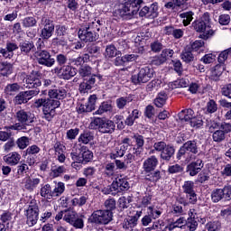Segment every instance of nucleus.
I'll use <instances>...</instances> for the list:
<instances>
[{"mask_svg": "<svg viewBox=\"0 0 231 231\" xmlns=\"http://www.w3.org/2000/svg\"><path fill=\"white\" fill-rule=\"evenodd\" d=\"M40 195L42 198H44L45 199H53V192L51 189V185L45 184L42 186L40 189Z\"/></svg>", "mask_w": 231, "mask_h": 231, "instance_id": "8fccbe9b", "label": "nucleus"}, {"mask_svg": "<svg viewBox=\"0 0 231 231\" xmlns=\"http://www.w3.org/2000/svg\"><path fill=\"white\" fill-rule=\"evenodd\" d=\"M14 118L17 123L11 125L9 126H5L4 129L6 131H24L28 125L33 124V116L32 113L25 111L24 109L18 110Z\"/></svg>", "mask_w": 231, "mask_h": 231, "instance_id": "39448f33", "label": "nucleus"}, {"mask_svg": "<svg viewBox=\"0 0 231 231\" xmlns=\"http://www.w3.org/2000/svg\"><path fill=\"white\" fill-rule=\"evenodd\" d=\"M198 216L197 213L192 212V209L189 211V217L186 219V226L189 231H196L198 230V220L196 217Z\"/></svg>", "mask_w": 231, "mask_h": 231, "instance_id": "c9c22d12", "label": "nucleus"}, {"mask_svg": "<svg viewBox=\"0 0 231 231\" xmlns=\"http://www.w3.org/2000/svg\"><path fill=\"white\" fill-rule=\"evenodd\" d=\"M197 176L196 183H207L210 180V171L203 169Z\"/></svg>", "mask_w": 231, "mask_h": 231, "instance_id": "864d4df0", "label": "nucleus"}, {"mask_svg": "<svg viewBox=\"0 0 231 231\" xmlns=\"http://www.w3.org/2000/svg\"><path fill=\"white\" fill-rule=\"evenodd\" d=\"M79 152H71L70 158L73 162L81 163V165H88V163L93 162V152L89 150V147L86 145H80Z\"/></svg>", "mask_w": 231, "mask_h": 231, "instance_id": "f8f14e48", "label": "nucleus"}, {"mask_svg": "<svg viewBox=\"0 0 231 231\" xmlns=\"http://www.w3.org/2000/svg\"><path fill=\"white\" fill-rule=\"evenodd\" d=\"M192 26L198 33H201L199 35V39L203 41H208L215 33L210 25V13L208 12L204 13L200 18L195 20L192 23Z\"/></svg>", "mask_w": 231, "mask_h": 231, "instance_id": "7ed1b4c3", "label": "nucleus"}, {"mask_svg": "<svg viewBox=\"0 0 231 231\" xmlns=\"http://www.w3.org/2000/svg\"><path fill=\"white\" fill-rule=\"evenodd\" d=\"M143 5H145L143 0H125V3L121 5V8L118 9V14L120 17L136 15Z\"/></svg>", "mask_w": 231, "mask_h": 231, "instance_id": "9d476101", "label": "nucleus"}, {"mask_svg": "<svg viewBox=\"0 0 231 231\" xmlns=\"http://www.w3.org/2000/svg\"><path fill=\"white\" fill-rule=\"evenodd\" d=\"M203 167H205V162L202 159L198 158L186 165L184 173L190 178H194L203 171Z\"/></svg>", "mask_w": 231, "mask_h": 231, "instance_id": "412c9836", "label": "nucleus"}, {"mask_svg": "<svg viewBox=\"0 0 231 231\" xmlns=\"http://www.w3.org/2000/svg\"><path fill=\"white\" fill-rule=\"evenodd\" d=\"M48 97H49L45 98V100H58V102H60V100H64V98L68 97V91H66L62 87H58L49 89Z\"/></svg>", "mask_w": 231, "mask_h": 231, "instance_id": "c85d7f7f", "label": "nucleus"}, {"mask_svg": "<svg viewBox=\"0 0 231 231\" xmlns=\"http://www.w3.org/2000/svg\"><path fill=\"white\" fill-rule=\"evenodd\" d=\"M162 86V79H154L146 85L147 91H154Z\"/></svg>", "mask_w": 231, "mask_h": 231, "instance_id": "69168bd1", "label": "nucleus"}, {"mask_svg": "<svg viewBox=\"0 0 231 231\" xmlns=\"http://www.w3.org/2000/svg\"><path fill=\"white\" fill-rule=\"evenodd\" d=\"M70 65L73 64L76 68H82L85 64H88V62H91V57L89 54H82L79 55L77 58H72L69 60Z\"/></svg>", "mask_w": 231, "mask_h": 231, "instance_id": "e433bc0d", "label": "nucleus"}, {"mask_svg": "<svg viewBox=\"0 0 231 231\" xmlns=\"http://www.w3.org/2000/svg\"><path fill=\"white\" fill-rule=\"evenodd\" d=\"M133 102V95L129 94L126 97H121L116 100V106L117 109L121 110L125 109V106L127 104H131Z\"/></svg>", "mask_w": 231, "mask_h": 231, "instance_id": "37998d69", "label": "nucleus"}, {"mask_svg": "<svg viewBox=\"0 0 231 231\" xmlns=\"http://www.w3.org/2000/svg\"><path fill=\"white\" fill-rule=\"evenodd\" d=\"M16 180H19V178H23L24 174H28V172H30V167H28L26 161H21L16 167Z\"/></svg>", "mask_w": 231, "mask_h": 231, "instance_id": "ea45409f", "label": "nucleus"}, {"mask_svg": "<svg viewBox=\"0 0 231 231\" xmlns=\"http://www.w3.org/2000/svg\"><path fill=\"white\" fill-rule=\"evenodd\" d=\"M189 84H190L189 79H178L177 80L171 82V88L178 89L180 88H189Z\"/></svg>", "mask_w": 231, "mask_h": 231, "instance_id": "052dcab7", "label": "nucleus"}, {"mask_svg": "<svg viewBox=\"0 0 231 231\" xmlns=\"http://www.w3.org/2000/svg\"><path fill=\"white\" fill-rule=\"evenodd\" d=\"M212 139L213 142H216L217 143H221V142H225V140L226 139V135L225 134L224 131L218 129L213 133Z\"/></svg>", "mask_w": 231, "mask_h": 231, "instance_id": "0e129e2a", "label": "nucleus"}, {"mask_svg": "<svg viewBox=\"0 0 231 231\" xmlns=\"http://www.w3.org/2000/svg\"><path fill=\"white\" fill-rule=\"evenodd\" d=\"M139 17H144L145 19H156L158 17V3H153L149 6L143 5L139 11Z\"/></svg>", "mask_w": 231, "mask_h": 231, "instance_id": "b1692460", "label": "nucleus"}, {"mask_svg": "<svg viewBox=\"0 0 231 231\" xmlns=\"http://www.w3.org/2000/svg\"><path fill=\"white\" fill-rule=\"evenodd\" d=\"M92 71L93 68L87 63L79 68L78 73L83 79V81L79 84V93H89L97 84L104 82V76L102 74H92Z\"/></svg>", "mask_w": 231, "mask_h": 231, "instance_id": "f257e3e1", "label": "nucleus"}, {"mask_svg": "<svg viewBox=\"0 0 231 231\" xmlns=\"http://www.w3.org/2000/svg\"><path fill=\"white\" fill-rule=\"evenodd\" d=\"M190 202L185 197H177L175 202L171 205V214L175 217H180L185 214V208L189 207Z\"/></svg>", "mask_w": 231, "mask_h": 231, "instance_id": "f3484780", "label": "nucleus"}, {"mask_svg": "<svg viewBox=\"0 0 231 231\" xmlns=\"http://www.w3.org/2000/svg\"><path fill=\"white\" fill-rule=\"evenodd\" d=\"M205 228L208 231H221L223 226H221V222L219 220H211L205 225Z\"/></svg>", "mask_w": 231, "mask_h": 231, "instance_id": "bf43d9fd", "label": "nucleus"}, {"mask_svg": "<svg viewBox=\"0 0 231 231\" xmlns=\"http://www.w3.org/2000/svg\"><path fill=\"white\" fill-rule=\"evenodd\" d=\"M113 221V215L109 211L99 209L94 211L88 218V223L100 226L102 225H109Z\"/></svg>", "mask_w": 231, "mask_h": 231, "instance_id": "9b49d317", "label": "nucleus"}, {"mask_svg": "<svg viewBox=\"0 0 231 231\" xmlns=\"http://www.w3.org/2000/svg\"><path fill=\"white\" fill-rule=\"evenodd\" d=\"M175 152H176V148H174V145L168 144L167 148L162 152H161L160 158L163 162H171V160L174 158Z\"/></svg>", "mask_w": 231, "mask_h": 231, "instance_id": "58836bf2", "label": "nucleus"}, {"mask_svg": "<svg viewBox=\"0 0 231 231\" xmlns=\"http://www.w3.org/2000/svg\"><path fill=\"white\" fill-rule=\"evenodd\" d=\"M97 100H98L97 94H93L88 97L87 103H79L77 108L78 115H88V113L95 111V107H97Z\"/></svg>", "mask_w": 231, "mask_h": 231, "instance_id": "4be33fe9", "label": "nucleus"}, {"mask_svg": "<svg viewBox=\"0 0 231 231\" xmlns=\"http://www.w3.org/2000/svg\"><path fill=\"white\" fill-rule=\"evenodd\" d=\"M19 50V45L15 42L7 41L5 43V48L0 47V54L4 59H14V51Z\"/></svg>", "mask_w": 231, "mask_h": 231, "instance_id": "bb28decb", "label": "nucleus"}, {"mask_svg": "<svg viewBox=\"0 0 231 231\" xmlns=\"http://www.w3.org/2000/svg\"><path fill=\"white\" fill-rule=\"evenodd\" d=\"M121 143L123 145L116 146L113 152L109 153L110 160H116V158H124L125 156V152H127V150L129 147H131L132 142L131 138L125 137L121 140Z\"/></svg>", "mask_w": 231, "mask_h": 231, "instance_id": "6ab92c4d", "label": "nucleus"}, {"mask_svg": "<svg viewBox=\"0 0 231 231\" xmlns=\"http://www.w3.org/2000/svg\"><path fill=\"white\" fill-rule=\"evenodd\" d=\"M172 55H174L173 50L164 49L160 55L153 58L152 64L155 66H162V64H165V62H167V59L172 57Z\"/></svg>", "mask_w": 231, "mask_h": 231, "instance_id": "7c9ffc66", "label": "nucleus"}, {"mask_svg": "<svg viewBox=\"0 0 231 231\" xmlns=\"http://www.w3.org/2000/svg\"><path fill=\"white\" fill-rule=\"evenodd\" d=\"M36 60L41 66H45L46 68H51L55 66V58L51 56V53L48 51H36L34 52Z\"/></svg>", "mask_w": 231, "mask_h": 231, "instance_id": "aec40b11", "label": "nucleus"}, {"mask_svg": "<svg viewBox=\"0 0 231 231\" xmlns=\"http://www.w3.org/2000/svg\"><path fill=\"white\" fill-rule=\"evenodd\" d=\"M18 48H20V51L23 55H30L32 51H34V53L37 51V48H35L33 41L21 42L18 45Z\"/></svg>", "mask_w": 231, "mask_h": 231, "instance_id": "473e14b6", "label": "nucleus"}, {"mask_svg": "<svg viewBox=\"0 0 231 231\" xmlns=\"http://www.w3.org/2000/svg\"><path fill=\"white\" fill-rule=\"evenodd\" d=\"M180 59L185 62L186 64H190V62H194V54L192 53V51L189 49V46H187L180 54Z\"/></svg>", "mask_w": 231, "mask_h": 231, "instance_id": "09e8293b", "label": "nucleus"}, {"mask_svg": "<svg viewBox=\"0 0 231 231\" xmlns=\"http://www.w3.org/2000/svg\"><path fill=\"white\" fill-rule=\"evenodd\" d=\"M3 160L6 165L15 167V165H19V162H21V154L17 152H11L5 155Z\"/></svg>", "mask_w": 231, "mask_h": 231, "instance_id": "2f4dec72", "label": "nucleus"}, {"mask_svg": "<svg viewBox=\"0 0 231 231\" xmlns=\"http://www.w3.org/2000/svg\"><path fill=\"white\" fill-rule=\"evenodd\" d=\"M0 71L2 77H8L14 73V65L8 61H3L0 63Z\"/></svg>", "mask_w": 231, "mask_h": 231, "instance_id": "c03bdc74", "label": "nucleus"}, {"mask_svg": "<svg viewBox=\"0 0 231 231\" xmlns=\"http://www.w3.org/2000/svg\"><path fill=\"white\" fill-rule=\"evenodd\" d=\"M160 165V161L156 155L148 157L143 162V172L144 174V180L148 183H153L156 185L162 180V171L156 170Z\"/></svg>", "mask_w": 231, "mask_h": 231, "instance_id": "f03ea898", "label": "nucleus"}, {"mask_svg": "<svg viewBox=\"0 0 231 231\" xmlns=\"http://www.w3.org/2000/svg\"><path fill=\"white\" fill-rule=\"evenodd\" d=\"M23 28H35L37 26V18L35 16H26L22 19Z\"/></svg>", "mask_w": 231, "mask_h": 231, "instance_id": "603ef678", "label": "nucleus"}, {"mask_svg": "<svg viewBox=\"0 0 231 231\" xmlns=\"http://www.w3.org/2000/svg\"><path fill=\"white\" fill-rule=\"evenodd\" d=\"M138 57L136 54H125L122 57L117 56L115 60L116 66H124L125 64H129V62H135V60H138Z\"/></svg>", "mask_w": 231, "mask_h": 231, "instance_id": "72a5a7b5", "label": "nucleus"}, {"mask_svg": "<svg viewBox=\"0 0 231 231\" xmlns=\"http://www.w3.org/2000/svg\"><path fill=\"white\" fill-rule=\"evenodd\" d=\"M116 182H117L120 192H126V190L131 189L129 181H127V178L125 177L116 179Z\"/></svg>", "mask_w": 231, "mask_h": 231, "instance_id": "4d7b16f0", "label": "nucleus"}, {"mask_svg": "<svg viewBox=\"0 0 231 231\" xmlns=\"http://www.w3.org/2000/svg\"><path fill=\"white\" fill-rule=\"evenodd\" d=\"M64 190H66V185L64 182H58L55 188L52 189V198H59L64 194Z\"/></svg>", "mask_w": 231, "mask_h": 231, "instance_id": "e2e57ef3", "label": "nucleus"}, {"mask_svg": "<svg viewBox=\"0 0 231 231\" xmlns=\"http://www.w3.org/2000/svg\"><path fill=\"white\" fill-rule=\"evenodd\" d=\"M51 44L55 48H66L68 46V39L66 37L56 36L52 39Z\"/></svg>", "mask_w": 231, "mask_h": 231, "instance_id": "13d9d810", "label": "nucleus"}, {"mask_svg": "<svg viewBox=\"0 0 231 231\" xmlns=\"http://www.w3.org/2000/svg\"><path fill=\"white\" fill-rule=\"evenodd\" d=\"M188 48L191 51H199V53H203V50L201 48H205V42L203 40H197L190 43V46Z\"/></svg>", "mask_w": 231, "mask_h": 231, "instance_id": "680f3d73", "label": "nucleus"}, {"mask_svg": "<svg viewBox=\"0 0 231 231\" xmlns=\"http://www.w3.org/2000/svg\"><path fill=\"white\" fill-rule=\"evenodd\" d=\"M78 140L79 142H81V143L88 145V143H90V142L95 140V134L89 130H85L80 134Z\"/></svg>", "mask_w": 231, "mask_h": 231, "instance_id": "79ce46f5", "label": "nucleus"}, {"mask_svg": "<svg viewBox=\"0 0 231 231\" xmlns=\"http://www.w3.org/2000/svg\"><path fill=\"white\" fill-rule=\"evenodd\" d=\"M226 66L224 64H217L209 69L208 79L210 82H219L223 72L225 71Z\"/></svg>", "mask_w": 231, "mask_h": 231, "instance_id": "cd10ccee", "label": "nucleus"}, {"mask_svg": "<svg viewBox=\"0 0 231 231\" xmlns=\"http://www.w3.org/2000/svg\"><path fill=\"white\" fill-rule=\"evenodd\" d=\"M105 211L110 212V214L113 216L115 214V211L116 210V200L115 199H107L105 203Z\"/></svg>", "mask_w": 231, "mask_h": 231, "instance_id": "5fc2aeb1", "label": "nucleus"}, {"mask_svg": "<svg viewBox=\"0 0 231 231\" xmlns=\"http://www.w3.org/2000/svg\"><path fill=\"white\" fill-rule=\"evenodd\" d=\"M42 21L43 23V28L41 31L40 37L48 41V39H51L53 33H55V23L50 18H42Z\"/></svg>", "mask_w": 231, "mask_h": 231, "instance_id": "393cba45", "label": "nucleus"}, {"mask_svg": "<svg viewBox=\"0 0 231 231\" xmlns=\"http://www.w3.org/2000/svg\"><path fill=\"white\" fill-rule=\"evenodd\" d=\"M65 215L63 221L70 225L76 229L82 230L84 228V219L80 217L77 211L65 209Z\"/></svg>", "mask_w": 231, "mask_h": 231, "instance_id": "2eb2a0df", "label": "nucleus"}, {"mask_svg": "<svg viewBox=\"0 0 231 231\" xmlns=\"http://www.w3.org/2000/svg\"><path fill=\"white\" fill-rule=\"evenodd\" d=\"M152 77H154V69L144 66L139 68L138 72L133 74L130 80L134 86H142V84H147Z\"/></svg>", "mask_w": 231, "mask_h": 231, "instance_id": "1a4fd4ad", "label": "nucleus"}, {"mask_svg": "<svg viewBox=\"0 0 231 231\" xmlns=\"http://www.w3.org/2000/svg\"><path fill=\"white\" fill-rule=\"evenodd\" d=\"M211 201L212 203H219L222 199H225L223 189L217 188L211 191Z\"/></svg>", "mask_w": 231, "mask_h": 231, "instance_id": "de8ad7c7", "label": "nucleus"}, {"mask_svg": "<svg viewBox=\"0 0 231 231\" xmlns=\"http://www.w3.org/2000/svg\"><path fill=\"white\" fill-rule=\"evenodd\" d=\"M54 30L56 33V37H64V35L68 34V26L58 24L54 25Z\"/></svg>", "mask_w": 231, "mask_h": 231, "instance_id": "774afa93", "label": "nucleus"}, {"mask_svg": "<svg viewBox=\"0 0 231 231\" xmlns=\"http://www.w3.org/2000/svg\"><path fill=\"white\" fill-rule=\"evenodd\" d=\"M23 212L26 219L25 224L27 226L30 228H32V226H35V225H37L39 222V214L41 212L37 199H31Z\"/></svg>", "mask_w": 231, "mask_h": 231, "instance_id": "0eeeda50", "label": "nucleus"}, {"mask_svg": "<svg viewBox=\"0 0 231 231\" xmlns=\"http://www.w3.org/2000/svg\"><path fill=\"white\" fill-rule=\"evenodd\" d=\"M86 203H88V197L84 195L71 200L72 207H84Z\"/></svg>", "mask_w": 231, "mask_h": 231, "instance_id": "338daca9", "label": "nucleus"}, {"mask_svg": "<svg viewBox=\"0 0 231 231\" xmlns=\"http://www.w3.org/2000/svg\"><path fill=\"white\" fill-rule=\"evenodd\" d=\"M33 106L34 107H37V109L42 107L43 118L47 122H51V120H53V118H55V116L57 115L55 109L60 107V101L42 97L36 99Z\"/></svg>", "mask_w": 231, "mask_h": 231, "instance_id": "20e7f679", "label": "nucleus"}, {"mask_svg": "<svg viewBox=\"0 0 231 231\" xmlns=\"http://www.w3.org/2000/svg\"><path fill=\"white\" fill-rule=\"evenodd\" d=\"M95 26L97 23L92 22L88 23V27H83L79 30L78 35L83 42H95L98 41V33L95 31Z\"/></svg>", "mask_w": 231, "mask_h": 231, "instance_id": "ddd939ff", "label": "nucleus"}, {"mask_svg": "<svg viewBox=\"0 0 231 231\" xmlns=\"http://www.w3.org/2000/svg\"><path fill=\"white\" fill-rule=\"evenodd\" d=\"M41 183V179L34 178L32 179L30 176H28L25 180L24 187L26 190H29V192H33L34 189H37V186Z\"/></svg>", "mask_w": 231, "mask_h": 231, "instance_id": "a18cd8bd", "label": "nucleus"}, {"mask_svg": "<svg viewBox=\"0 0 231 231\" xmlns=\"http://www.w3.org/2000/svg\"><path fill=\"white\" fill-rule=\"evenodd\" d=\"M199 152V144H198V140H189L185 142L178 150L176 153L177 160H187L192 155H196Z\"/></svg>", "mask_w": 231, "mask_h": 231, "instance_id": "6e6552de", "label": "nucleus"}, {"mask_svg": "<svg viewBox=\"0 0 231 231\" xmlns=\"http://www.w3.org/2000/svg\"><path fill=\"white\" fill-rule=\"evenodd\" d=\"M115 172H116V166L115 162H106L104 166L103 174L106 178H113L115 176Z\"/></svg>", "mask_w": 231, "mask_h": 231, "instance_id": "49530a36", "label": "nucleus"}, {"mask_svg": "<svg viewBox=\"0 0 231 231\" xmlns=\"http://www.w3.org/2000/svg\"><path fill=\"white\" fill-rule=\"evenodd\" d=\"M89 129L98 131L101 134H113L116 129L115 121L106 117H95L89 124Z\"/></svg>", "mask_w": 231, "mask_h": 231, "instance_id": "423d86ee", "label": "nucleus"}, {"mask_svg": "<svg viewBox=\"0 0 231 231\" xmlns=\"http://www.w3.org/2000/svg\"><path fill=\"white\" fill-rule=\"evenodd\" d=\"M217 103L214 99H209L205 107L202 108L204 115H214V113H217Z\"/></svg>", "mask_w": 231, "mask_h": 231, "instance_id": "a19ab883", "label": "nucleus"}, {"mask_svg": "<svg viewBox=\"0 0 231 231\" xmlns=\"http://www.w3.org/2000/svg\"><path fill=\"white\" fill-rule=\"evenodd\" d=\"M113 112V100L108 99L101 102L98 108L94 112V115H104Z\"/></svg>", "mask_w": 231, "mask_h": 231, "instance_id": "f704fd0d", "label": "nucleus"}, {"mask_svg": "<svg viewBox=\"0 0 231 231\" xmlns=\"http://www.w3.org/2000/svg\"><path fill=\"white\" fill-rule=\"evenodd\" d=\"M54 74L57 75L58 79L61 80H71L78 73L77 68L73 67L71 63L64 65L62 67H55Z\"/></svg>", "mask_w": 231, "mask_h": 231, "instance_id": "dca6fc26", "label": "nucleus"}, {"mask_svg": "<svg viewBox=\"0 0 231 231\" xmlns=\"http://www.w3.org/2000/svg\"><path fill=\"white\" fill-rule=\"evenodd\" d=\"M29 89H39L42 86V74L39 70H32L25 79Z\"/></svg>", "mask_w": 231, "mask_h": 231, "instance_id": "5701e85b", "label": "nucleus"}, {"mask_svg": "<svg viewBox=\"0 0 231 231\" xmlns=\"http://www.w3.org/2000/svg\"><path fill=\"white\" fill-rule=\"evenodd\" d=\"M41 93L40 88L21 91L14 98V104L15 106H23V104H28L29 100H32L33 97H37Z\"/></svg>", "mask_w": 231, "mask_h": 231, "instance_id": "a211bd4d", "label": "nucleus"}, {"mask_svg": "<svg viewBox=\"0 0 231 231\" xmlns=\"http://www.w3.org/2000/svg\"><path fill=\"white\" fill-rule=\"evenodd\" d=\"M182 190L184 194H187V198H189V202L190 205H196L198 203V194L194 190V181L192 180H185L182 185Z\"/></svg>", "mask_w": 231, "mask_h": 231, "instance_id": "a878e982", "label": "nucleus"}, {"mask_svg": "<svg viewBox=\"0 0 231 231\" xmlns=\"http://www.w3.org/2000/svg\"><path fill=\"white\" fill-rule=\"evenodd\" d=\"M132 138L135 143L133 147V151H134V154L136 156L141 157L142 154H143V145H145V138L143 137V135L138 133L134 134Z\"/></svg>", "mask_w": 231, "mask_h": 231, "instance_id": "c756f323", "label": "nucleus"}, {"mask_svg": "<svg viewBox=\"0 0 231 231\" xmlns=\"http://www.w3.org/2000/svg\"><path fill=\"white\" fill-rule=\"evenodd\" d=\"M167 98H169V97H167V93L160 92L153 100V104L156 107H163V106L167 104Z\"/></svg>", "mask_w": 231, "mask_h": 231, "instance_id": "3c124183", "label": "nucleus"}, {"mask_svg": "<svg viewBox=\"0 0 231 231\" xmlns=\"http://www.w3.org/2000/svg\"><path fill=\"white\" fill-rule=\"evenodd\" d=\"M179 17L182 20L183 25L184 26H189L190 23H192V20L194 19V12L192 11H188L184 12L179 14Z\"/></svg>", "mask_w": 231, "mask_h": 231, "instance_id": "6e6d98bb", "label": "nucleus"}, {"mask_svg": "<svg viewBox=\"0 0 231 231\" xmlns=\"http://www.w3.org/2000/svg\"><path fill=\"white\" fill-rule=\"evenodd\" d=\"M85 53L83 55H88V57H91L89 60V62H97V53L100 51V47L97 46L96 44H90L87 45L84 49Z\"/></svg>", "mask_w": 231, "mask_h": 231, "instance_id": "4c0bfd02", "label": "nucleus"}, {"mask_svg": "<svg viewBox=\"0 0 231 231\" xmlns=\"http://www.w3.org/2000/svg\"><path fill=\"white\" fill-rule=\"evenodd\" d=\"M143 212L142 210L132 209L123 221V228L125 231H133L138 226V221L142 217Z\"/></svg>", "mask_w": 231, "mask_h": 231, "instance_id": "4468645a", "label": "nucleus"}]
</instances>
